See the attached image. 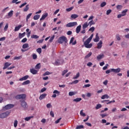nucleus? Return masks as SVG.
<instances>
[{
  "label": "nucleus",
  "mask_w": 129,
  "mask_h": 129,
  "mask_svg": "<svg viewBox=\"0 0 129 129\" xmlns=\"http://www.w3.org/2000/svg\"><path fill=\"white\" fill-rule=\"evenodd\" d=\"M11 65H12V63H10L9 62H6L4 64L3 70H5V69H7V68L9 67V66H11Z\"/></svg>",
  "instance_id": "nucleus-12"
},
{
  "label": "nucleus",
  "mask_w": 129,
  "mask_h": 129,
  "mask_svg": "<svg viewBox=\"0 0 129 129\" xmlns=\"http://www.w3.org/2000/svg\"><path fill=\"white\" fill-rule=\"evenodd\" d=\"M94 30H95V28L94 27H92L89 29V31L93 33V32H94Z\"/></svg>",
  "instance_id": "nucleus-41"
},
{
  "label": "nucleus",
  "mask_w": 129,
  "mask_h": 129,
  "mask_svg": "<svg viewBox=\"0 0 129 129\" xmlns=\"http://www.w3.org/2000/svg\"><path fill=\"white\" fill-rule=\"evenodd\" d=\"M33 117H34V116H29V117H26L25 118V120H26V121H29V120H31V118H33Z\"/></svg>",
  "instance_id": "nucleus-27"
},
{
  "label": "nucleus",
  "mask_w": 129,
  "mask_h": 129,
  "mask_svg": "<svg viewBox=\"0 0 129 129\" xmlns=\"http://www.w3.org/2000/svg\"><path fill=\"white\" fill-rule=\"evenodd\" d=\"M46 90H47V88H43L41 89V92L43 93V92L46 91Z\"/></svg>",
  "instance_id": "nucleus-64"
},
{
  "label": "nucleus",
  "mask_w": 129,
  "mask_h": 129,
  "mask_svg": "<svg viewBox=\"0 0 129 129\" xmlns=\"http://www.w3.org/2000/svg\"><path fill=\"white\" fill-rule=\"evenodd\" d=\"M32 13L29 14L27 17H26V22H28L29 21V19L32 17Z\"/></svg>",
  "instance_id": "nucleus-30"
},
{
  "label": "nucleus",
  "mask_w": 129,
  "mask_h": 129,
  "mask_svg": "<svg viewBox=\"0 0 129 129\" xmlns=\"http://www.w3.org/2000/svg\"><path fill=\"white\" fill-rule=\"evenodd\" d=\"M67 72H68V70H64L62 73V76H64L66 74V73H67Z\"/></svg>",
  "instance_id": "nucleus-49"
},
{
  "label": "nucleus",
  "mask_w": 129,
  "mask_h": 129,
  "mask_svg": "<svg viewBox=\"0 0 129 129\" xmlns=\"http://www.w3.org/2000/svg\"><path fill=\"white\" fill-rule=\"evenodd\" d=\"M50 74H52V73H50L49 72H46L45 73L43 74V76H46L47 75H50Z\"/></svg>",
  "instance_id": "nucleus-43"
},
{
  "label": "nucleus",
  "mask_w": 129,
  "mask_h": 129,
  "mask_svg": "<svg viewBox=\"0 0 129 129\" xmlns=\"http://www.w3.org/2000/svg\"><path fill=\"white\" fill-rule=\"evenodd\" d=\"M97 49H101L102 48V41L100 40L97 44Z\"/></svg>",
  "instance_id": "nucleus-15"
},
{
  "label": "nucleus",
  "mask_w": 129,
  "mask_h": 129,
  "mask_svg": "<svg viewBox=\"0 0 129 129\" xmlns=\"http://www.w3.org/2000/svg\"><path fill=\"white\" fill-rule=\"evenodd\" d=\"M26 5H27V3H24L22 4L20 6H19V8L20 9H21V8H23V7H25V6H26Z\"/></svg>",
  "instance_id": "nucleus-61"
},
{
  "label": "nucleus",
  "mask_w": 129,
  "mask_h": 129,
  "mask_svg": "<svg viewBox=\"0 0 129 129\" xmlns=\"http://www.w3.org/2000/svg\"><path fill=\"white\" fill-rule=\"evenodd\" d=\"M101 98V99H108V98H109V96H108L107 94H105L103 95Z\"/></svg>",
  "instance_id": "nucleus-22"
},
{
  "label": "nucleus",
  "mask_w": 129,
  "mask_h": 129,
  "mask_svg": "<svg viewBox=\"0 0 129 129\" xmlns=\"http://www.w3.org/2000/svg\"><path fill=\"white\" fill-rule=\"evenodd\" d=\"M11 113V111H7L4 113H2L0 114V118H6V117H8L9 115H10Z\"/></svg>",
  "instance_id": "nucleus-3"
},
{
  "label": "nucleus",
  "mask_w": 129,
  "mask_h": 129,
  "mask_svg": "<svg viewBox=\"0 0 129 129\" xmlns=\"http://www.w3.org/2000/svg\"><path fill=\"white\" fill-rule=\"evenodd\" d=\"M22 27H23V25H18V26L15 27L14 29L15 32H18V31H19L20 29L22 28Z\"/></svg>",
  "instance_id": "nucleus-17"
},
{
  "label": "nucleus",
  "mask_w": 129,
  "mask_h": 129,
  "mask_svg": "<svg viewBox=\"0 0 129 129\" xmlns=\"http://www.w3.org/2000/svg\"><path fill=\"white\" fill-rule=\"evenodd\" d=\"M69 95H70V96H73V95H75V93L73 92H70L69 93Z\"/></svg>",
  "instance_id": "nucleus-54"
},
{
  "label": "nucleus",
  "mask_w": 129,
  "mask_h": 129,
  "mask_svg": "<svg viewBox=\"0 0 129 129\" xmlns=\"http://www.w3.org/2000/svg\"><path fill=\"white\" fill-rule=\"evenodd\" d=\"M54 39H55V35L52 36L50 39L49 40V42H50V43H52V42H53V40H54Z\"/></svg>",
  "instance_id": "nucleus-44"
},
{
  "label": "nucleus",
  "mask_w": 129,
  "mask_h": 129,
  "mask_svg": "<svg viewBox=\"0 0 129 129\" xmlns=\"http://www.w3.org/2000/svg\"><path fill=\"white\" fill-rule=\"evenodd\" d=\"M31 39H39V36L33 34L31 36Z\"/></svg>",
  "instance_id": "nucleus-28"
},
{
  "label": "nucleus",
  "mask_w": 129,
  "mask_h": 129,
  "mask_svg": "<svg viewBox=\"0 0 129 129\" xmlns=\"http://www.w3.org/2000/svg\"><path fill=\"white\" fill-rule=\"evenodd\" d=\"M29 47V44L28 43H25L23 45L22 48L23 49H26V48H28Z\"/></svg>",
  "instance_id": "nucleus-34"
},
{
  "label": "nucleus",
  "mask_w": 129,
  "mask_h": 129,
  "mask_svg": "<svg viewBox=\"0 0 129 129\" xmlns=\"http://www.w3.org/2000/svg\"><path fill=\"white\" fill-rule=\"evenodd\" d=\"M53 93L54 94H60V92H59L58 90H55L53 92Z\"/></svg>",
  "instance_id": "nucleus-51"
},
{
  "label": "nucleus",
  "mask_w": 129,
  "mask_h": 129,
  "mask_svg": "<svg viewBox=\"0 0 129 129\" xmlns=\"http://www.w3.org/2000/svg\"><path fill=\"white\" fill-rule=\"evenodd\" d=\"M126 13H127V9H125L122 12V14L121 15H122L123 17H124V16L126 15Z\"/></svg>",
  "instance_id": "nucleus-26"
},
{
  "label": "nucleus",
  "mask_w": 129,
  "mask_h": 129,
  "mask_svg": "<svg viewBox=\"0 0 129 129\" xmlns=\"http://www.w3.org/2000/svg\"><path fill=\"white\" fill-rule=\"evenodd\" d=\"M39 19H40V15H35L33 17V19L35 20H39Z\"/></svg>",
  "instance_id": "nucleus-31"
},
{
  "label": "nucleus",
  "mask_w": 129,
  "mask_h": 129,
  "mask_svg": "<svg viewBox=\"0 0 129 129\" xmlns=\"http://www.w3.org/2000/svg\"><path fill=\"white\" fill-rule=\"evenodd\" d=\"M102 107V105H101V104H98L96 105L95 108H96V109H99V108H101Z\"/></svg>",
  "instance_id": "nucleus-36"
},
{
  "label": "nucleus",
  "mask_w": 129,
  "mask_h": 129,
  "mask_svg": "<svg viewBox=\"0 0 129 129\" xmlns=\"http://www.w3.org/2000/svg\"><path fill=\"white\" fill-rule=\"evenodd\" d=\"M99 41V36L98 33H96L95 38L94 39V42H97Z\"/></svg>",
  "instance_id": "nucleus-18"
},
{
  "label": "nucleus",
  "mask_w": 129,
  "mask_h": 129,
  "mask_svg": "<svg viewBox=\"0 0 129 129\" xmlns=\"http://www.w3.org/2000/svg\"><path fill=\"white\" fill-rule=\"evenodd\" d=\"M29 11V5L26 6L25 8L23 9V12H28Z\"/></svg>",
  "instance_id": "nucleus-33"
},
{
  "label": "nucleus",
  "mask_w": 129,
  "mask_h": 129,
  "mask_svg": "<svg viewBox=\"0 0 129 129\" xmlns=\"http://www.w3.org/2000/svg\"><path fill=\"white\" fill-rule=\"evenodd\" d=\"M26 35V32H24L23 33H19V39H22L24 38V36Z\"/></svg>",
  "instance_id": "nucleus-19"
},
{
  "label": "nucleus",
  "mask_w": 129,
  "mask_h": 129,
  "mask_svg": "<svg viewBox=\"0 0 129 129\" xmlns=\"http://www.w3.org/2000/svg\"><path fill=\"white\" fill-rule=\"evenodd\" d=\"M46 96H47L46 94H42L40 96L39 99L40 100H42V99H44V98H45V97H46Z\"/></svg>",
  "instance_id": "nucleus-21"
},
{
  "label": "nucleus",
  "mask_w": 129,
  "mask_h": 129,
  "mask_svg": "<svg viewBox=\"0 0 129 129\" xmlns=\"http://www.w3.org/2000/svg\"><path fill=\"white\" fill-rule=\"evenodd\" d=\"M14 127H17V126H18V120H15L14 121Z\"/></svg>",
  "instance_id": "nucleus-48"
},
{
  "label": "nucleus",
  "mask_w": 129,
  "mask_h": 129,
  "mask_svg": "<svg viewBox=\"0 0 129 129\" xmlns=\"http://www.w3.org/2000/svg\"><path fill=\"white\" fill-rule=\"evenodd\" d=\"M82 100V99L81 98H77L76 99H74L73 100V101L74 102H79V101H81Z\"/></svg>",
  "instance_id": "nucleus-23"
},
{
  "label": "nucleus",
  "mask_w": 129,
  "mask_h": 129,
  "mask_svg": "<svg viewBox=\"0 0 129 129\" xmlns=\"http://www.w3.org/2000/svg\"><path fill=\"white\" fill-rule=\"evenodd\" d=\"M90 86H91V85L90 84H86V85H85L83 87V88H86L87 87H90Z\"/></svg>",
  "instance_id": "nucleus-53"
},
{
  "label": "nucleus",
  "mask_w": 129,
  "mask_h": 129,
  "mask_svg": "<svg viewBox=\"0 0 129 129\" xmlns=\"http://www.w3.org/2000/svg\"><path fill=\"white\" fill-rule=\"evenodd\" d=\"M50 115L52 116V117H54V112L53 111H51L50 112Z\"/></svg>",
  "instance_id": "nucleus-62"
},
{
  "label": "nucleus",
  "mask_w": 129,
  "mask_h": 129,
  "mask_svg": "<svg viewBox=\"0 0 129 129\" xmlns=\"http://www.w3.org/2000/svg\"><path fill=\"white\" fill-rule=\"evenodd\" d=\"M81 30V25H79L78 27H77V28H76L77 34H79Z\"/></svg>",
  "instance_id": "nucleus-20"
},
{
  "label": "nucleus",
  "mask_w": 129,
  "mask_h": 129,
  "mask_svg": "<svg viewBox=\"0 0 129 129\" xmlns=\"http://www.w3.org/2000/svg\"><path fill=\"white\" fill-rule=\"evenodd\" d=\"M36 51L37 53H39V54H41L42 53V48H38L37 49Z\"/></svg>",
  "instance_id": "nucleus-45"
},
{
  "label": "nucleus",
  "mask_w": 129,
  "mask_h": 129,
  "mask_svg": "<svg viewBox=\"0 0 129 129\" xmlns=\"http://www.w3.org/2000/svg\"><path fill=\"white\" fill-rule=\"evenodd\" d=\"M47 108H50V107H52V105H51V103H48L46 105Z\"/></svg>",
  "instance_id": "nucleus-59"
},
{
  "label": "nucleus",
  "mask_w": 129,
  "mask_h": 129,
  "mask_svg": "<svg viewBox=\"0 0 129 129\" xmlns=\"http://www.w3.org/2000/svg\"><path fill=\"white\" fill-rule=\"evenodd\" d=\"M41 68V64L40 63H37L35 67V69H40Z\"/></svg>",
  "instance_id": "nucleus-37"
},
{
  "label": "nucleus",
  "mask_w": 129,
  "mask_h": 129,
  "mask_svg": "<svg viewBox=\"0 0 129 129\" xmlns=\"http://www.w3.org/2000/svg\"><path fill=\"white\" fill-rule=\"evenodd\" d=\"M27 97V96L25 94H19L16 96L15 98L16 99H25Z\"/></svg>",
  "instance_id": "nucleus-6"
},
{
  "label": "nucleus",
  "mask_w": 129,
  "mask_h": 129,
  "mask_svg": "<svg viewBox=\"0 0 129 129\" xmlns=\"http://www.w3.org/2000/svg\"><path fill=\"white\" fill-rule=\"evenodd\" d=\"M80 76V73H78L76 76L73 77V79H77Z\"/></svg>",
  "instance_id": "nucleus-42"
},
{
  "label": "nucleus",
  "mask_w": 129,
  "mask_h": 129,
  "mask_svg": "<svg viewBox=\"0 0 129 129\" xmlns=\"http://www.w3.org/2000/svg\"><path fill=\"white\" fill-rule=\"evenodd\" d=\"M63 63H64V60H63V59H56L55 61V65H56V66H60V65H62Z\"/></svg>",
  "instance_id": "nucleus-7"
},
{
  "label": "nucleus",
  "mask_w": 129,
  "mask_h": 129,
  "mask_svg": "<svg viewBox=\"0 0 129 129\" xmlns=\"http://www.w3.org/2000/svg\"><path fill=\"white\" fill-rule=\"evenodd\" d=\"M30 71L32 74H33V75H35L38 73V71L35 70L34 69H31Z\"/></svg>",
  "instance_id": "nucleus-14"
},
{
  "label": "nucleus",
  "mask_w": 129,
  "mask_h": 129,
  "mask_svg": "<svg viewBox=\"0 0 129 129\" xmlns=\"http://www.w3.org/2000/svg\"><path fill=\"white\" fill-rule=\"evenodd\" d=\"M22 58V56H15L14 57V60H20Z\"/></svg>",
  "instance_id": "nucleus-50"
},
{
  "label": "nucleus",
  "mask_w": 129,
  "mask_h": 129,
  "mask_svg": "<svg viewBox=\"0 0 129 129\" xmlns=\"http://www.w3.org/2000/svg\"><path fill=\"white\" fill-rule=\"evenodd\" d=\"M77 128H84V126L83 125H80L77 126Z\"/></svg>",
  "instance_id": "nucleus-57"
},
{
  "label": "nucleus",
  "mask_w": 129,
  "mask_h": 129,
  "mask_svg": "<svg viewBox=\"0 0 129 129\" xmlns=\"http://www.w3.org/2000/svg\"><path fill=\"white\" fill-rule=\"evenodd\" d=\"M91 55H92V52H89L87 55L85 56V59H87V58H89V57H90V56H91Z\"/></svg>",
  "instance_id": "nucleus-38"
},
{
  "label": "nucleus",
  "mask_w": 129,
  "mask_h": 129,
  "mask_svg": "<svg viewBox=\"0 0 129 129\" xmlns=\"http://www.w3.org/2000/svg\"><path fill=\"white\" fill-rule=\"evenodd\" d=\"M80 115L82 116H86V114L85 113H83V110H82L81 111H80Z\"/></svg>",
  "instance_id": "nucleus-47"
},
{
  "label": "nucleus",
  "mask_w": 129,
  "mask_h": 129,
  "mask_svg": "<svg viewBox=\"0 0 129 129\" xmlns=\"http://www.w3.org/2000/svg\"><path fill=\"white\" fill-rule=\"evenodd\" d=\"M104 57V55L102 54V55H99L97 56V59L98 60H100V59H102V57Z\"/></svg>",
  "instance_id": "nucleus-35"
},
{
  "label": "nucleus",
  "mask_w": 129,
  "mask_h": 129,
  "mask_svg": "<svg viewBox=\"0 0 129 129\" xmlns=\"http://www.w3.org/2000/svg\"><path fill=\"white\" fill-rule=\"evenodd\" d=\"M37 57L38 56H37V54H33L32 55V58H33V59H34V60L36 59L37 58Z\"/></svg>",
  "instance_id": "nucleus-55"
},
{
  "label": "nucleus",
  "mask_w": 129,
  "mask_h": 129,
  "mask_svg": "<svg viewBox=\"0 0 129 129\" xmlns=\"http://www.w3.org/2000/svg\"><path fill=\"white\" fill-rule=\"evenodd\" d=\"M107 67H108V64H106L105 65V66H104L103 68V70H106V69H107Z\"/></svg>",
  "instance_id": "nucleus-63"
},
{
  "label": "nucleus",
  "mask_w": 129,
  "mask_h": 129,
  "mask_svg": "<svg viewBox=\"0 0 129 129\" xmlns=\"http://www.w3.org/2000/svg\"><path fill=\"white\" fill-rule=\"evenodd\" d=\"M27 38H23L22 40H21V42L22 43H26V42L27 41Z\"/></svg>",
  "instance_id": "nucleus-60"
},
{
  "label": "nucleus",
  "mask_w": 129,
  "mask_h": 129,
  "mask_svg": "<svg viewBox=\"0 0 129 129\" xmlns=\"http://www.w3.org/2000/svg\"><path fill=\"white\" fill-rule=\"evenodd\" d=\"M47 17H48V13H46L42 16L40 21H43V20H45Z\"/></svg>",
  "instance_id": "nucleus-13"
},
{
  "label": "nucleus",
  "mask_w": 129,
  "mask_h": 129,
  "mask_svg": "<svg viewBox=\"0 0 129 129\" xmlns=\"http://www.w3.org/2000/svg\"><path fill=\"white\" fill-rule=\"evenodd\" d=\"M72 19H77L78 18V15L77 14H72L71 16Z\"/></svg>",
  "instance_id": "nucleus-25"
},
{
  "label": "nucleus",
  "mask_w": 129,
  "mask_h": 129,
  "mask_svg": "<svg viewBox=\"0 0 129 129\" xmlns=\"http://www.w3.org/2000/svg\"><path fill=\"white\" fill-rule=\"evenodd\" d=\"M116 38L117 40V41H120L121 39H120V36H119V34H117L116 35Z\"/></svg>",
  "instance_id": "nucleus-52"
},
{
  "label": "nucleus",
  "mask_w": 129,
  "mask_h": 129,
  "mask_svg": "<svg viewBox=\"0 0 129 129\" xmlns=\"http://www.w3.org/2000/svg\"><path fill=\"white\" fill-rule=\"evenodd\" d=\"M73 10V7H71L66 9L67 12H71Z\"/></svg>",
  "instance_id": "nucleus-56"
},
{
  "label": "nucleus",
  "mask_w": 129,
  "mask_h": 129,
  "mask_svg": "<svg viewBox=\"0 0 129 129\" xmlns=\"http://www.w3.org/2000/svg\"><path fill=\"white\" fill-rule=\"evenodd\" d=\"M111 71L112 72H114V73H119L120 72V69L117 68V69H111Z\"/></svg>",
  "instance_id": "nucleus-11"
},
{
  "label": "nucleus",
  "mask_w": 129,
  "mask_h": 129,
  "mask_svg": "<svg viewBox=\"0 0 129 129\" xmlns=\"http://www.w3.org/2000/svg\"><path fill=\"white\" fill-rule=\"evenodd\" d=\"M9 28V24L7 23L6 26L4 27V31L5 32H7L8 31V29Z\"/></svg>",
  "instance_id": "nucleus-39"
},
{
  "label": "nucleus",
  "mask_w": 129,
  "mask_h": 129,
  "mask_svg": "<svg viewBox=\"0 0 129 129\" xmlns=\"http://www.w3.org/2000/svg\"><path fill=\"white\" fill-rule=\"evenodd\" d=\"M89 26H90V27H91V26H92V25H95V22H94V21H93V20H91V21H90L88 23Z\"/></svg>",
  "instance_id": "nucleus-29"
},
{
  "label": "nucleus",
  "mask_w": 129,
  "mask_h": 129,
  "mask_svg": "<svg viewBox=\"0 0 129 129\" xmlns=\"http://www.w3.org/2000/svg\"><path fill=\"white\" fill-rule=\"evenodd\" d=\"M105 6H106V2H102L100 4L101 8H103V7H105Z\"/></svg>",
  "instance_id": "nucleus-40"
},
{
  "label": "nucleus",
  "mask_w": 129,
  "mask_h": 129,
  "mask_svg": "<svg viewBox=\"0 0 129 129\" xmlns=\"http://www.w3.org/2000/svg\"><path fill=\"white\" fill-rule=\"evenodd\" d=\"M20 102L21 107L23 108L24 110L28 109V104L27 103V102L21 100L20 101Z\"/></svg>",
  "instance_id": "nucleus-4"
},
{
  "label": "nucleus",
  "mask_w": 129,
  "mask_h": 129,
  "mask_svg": "<svg viewBox=\"0 0 129 129\" xmlns=\"http://www.w3.org/2000/svg\"><path fill=\"white\" fill-rule=\"evenodd\" d=\"M29 83L30 80H27L22 83V85H28V84H29Z\"/></svg>",
  "instance_id": "nucleus-32"
},
{
  "label": "nucleus",
  "mask_w": 129,
  "mask_h": 129,
  "mask_svg": "<svg viewBox=\"0 0 129 129\" xmlns=\"http://www.w3.org/2000/svg\"><path fill=\"white\" fill-rule=\"evenodd\" d=\"M74 26H77V22H70L66 25L67 28H71V27H74Z\"/></svg>",
  "instance_id": "nucleus-8"
},
{
  "label": "nucleus",
  "mask_w": 129,
  "mask_h": 129,
  "mask_svg": "<svg viewBox=\"0 0 129 129\" xmlns=\"http://www.w3.org/2000/svg\"><path fill=\"white\" fill-rule=\"evenodd\" d=\"M112 11L111 10H108L107 11H106V15L107 16H108V15H109V14H110L111 13Z\"/></svg>",
  "instance_id": "nucleus-58"
},
{
  "label": "nucleus",
  "mask_w": 129,
  "mask_h": 129,
  "mask_svg": "<svg viewBox=\"0 0 129 129\" xmlns=\"http://www.w3.org/2000/svg\"><path fill=\"white\" fill-rule=\"evenodd\" d=\"M116 9H117V10H119V11H120V10H121V9H122V6L117 5L116 6Z\"/></svg>",
  "instance_id": "nucleus-46"
},
{
  "label": "nucleus",
  "mask_w": 129,
  "mask_h": 129,
  "mask_svg": "<svg viewBox=\"0 0 129 129\" xmlns=\"http://www.w3.org/2000/svg\"><path fill=\"white\" fill-rule=\"evenodd\" d=\"M63 42H64V43L68 42L67 38L64 36L60 37L58 40V43H59V44H63Z\"/></svg>",
  "instance_id": "nucleus-2"
},
{
  "label": "nucleus",
  "mask_w": 129,
  "mask_h": 129,
  "mask_svg": "<svg viewBox=\"0 0 129 129\" xmlns=\"http://www.w3.org/2000/svg\"><path fill=\"white\" fill-rule=\"evenodd\" d=\"M13 15H14V11L11 10L10 12L8 13V14L6 15V19H11V18L13 17Z\"/></svg>",
  "instance_id": "nucleus-10"
},
{
  "label": "nucleus",
  "mask_w": 129,
  "mask_h": 129,
  "mask_svg": "<svg viewBox=\"0 0 129 129\" xmlns=\"http://www.w3.org/2000/svg\"><path fill=\"white\" fill-rule=\"evenodd\" d=\"M88 26H89V25H88V24L87 23V22H85L83 25V30L86 29V28H87V27H88Z\"/></svg>",
  "instance_id": "nucleus-24"
},
{
  "label": "nucleus",
  "mask_w": 129,
  "mask_h": 129,
  "mask_svg": "<svg viewBox=\"0 0 129 129\" xmlns=\"http://www.w3.org/2000/svg\"><path fill=\"white\" fill-rule=\"evenodd\" d=\"M115 102V100L109 101V100H105L101 101L102 103H106V104H110V103H112Z\"/></svg>",
  "instance_id": "nucleus-9"
},
{
  "label": "nucleus",
  "mask_w": 129,
  "mask_h": 129,
  "mask_svg": "<svg viewBox=\"0 0 129 129\" xmlns=\"http://www.w3.org/2000/svg\"><path fill=\"white\" fill-rule=\"evenodd\" d=\"M93 38V34H92L90 37L88 38L85 41H84V40H85V37H84L83 39V42H84V45L85 46V48H87L88 49H89L92 47V43H90V42H91V40H92V38Z\"/></svg>",
  "instance_id": "nucleus-1"
},
{
  "label": "nucleus",
  "mask_w": 129,
  "mask_h": 129,
  "mask_svg": "<svg viewBox=\"0 0 129 129\" xmlns=\"http://www.w3.org/2000/svg\"><path fill=\"white\" fill-rule=\"evenodd\" d=\"M28 78H29V76L28 75L25 76L24 77L20 78L19 79V81H24V80H27Z\"/></svg>",
  "instance_id": "nucleus-16"
},
{
  "label": "nucleus",
  "mask_w": 129,
  "mask_h": 129,
  "mask_svg": "<svg viewBox=\"0 0 129 129\" xmlns=\"http://www.w3.org/2000/svg\"><path fill=\"white\" fill-rule=\"evenodd\" d=\"M15 106L14 104H9L6 105L5 106L3 107V110H8L9 109H11L13 108Z\"/></svg>",
  "instance_id": "nucleus-5"
}]
</instances>
